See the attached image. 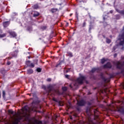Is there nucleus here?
<instances>
[{"label":"nucleus","instance_id":"nucleus-1","mask_svg":"<svg viewBox=\"0 0 124 124\" xmlns=\"http://www.w3.org/2000/svg\"><path fill=\"white\" fill-rule=\"evenodd\" d=\"M119 40L121 41L119 43L120 46H123V49H124V31L122 34L119 35Z\"/></svg>","mask_w":124,"mask_h":124},{"label":"nucleus","instance_id":"nucleus-2","mask_svg":"<svg viewBox=\"0 0 124 124\" xmlns=\"http://www.w3.org/2000/svg\"><path fill=\"white\" fill-rule=\"evenodd\" d=\"M86 78L85 76H80L78 78H77V81L78 82V84H83V81H85Z\"/></svg>","mask_w":124,"mask_h":124},{"label":"nucleus","instance_id":"nucleus-3","mask_svg":"<svg viewBox=\"0 0 124 124\" xmlns=\"http://www.w3.org/2000/svg\"><path fill=\"white\" fill-rule=\"evenodd\" d=\"M85 104H86V101L83 99L80 101H78L77 105L78 106L83 107V106H84Z\"/></svg>","mask_w":124,"mask_h":124},{"label":"nucleus","instance_id":"nucleus-4","mask_svg":"<svg viewBox=\"0 0 124 124\" xmlns=\"http://www.w3.org/2000/svg\"><path fill=\"white\" fill-rule=\"evenodd\" d=\"M117 111L122 114L124 115V107H117Z\"/></svg>","mask_w":124,"mask_h":124},{"label":"nucleus","instance_id":"nucleus-5","mask_svg":"<svg viewBox=\"0 0 124 124\" xmlns=\"http://www.w3.org/2000/svg\"><path fill=\"white\" fill-rule=\"evenodd\" d=\"M112 66L110 62H108L106 64L103 65V69H111Z\"/></svg>","mask_w":124,"mask_h":124},{"label":"nucleus","instance_id":"nucleus-6","mask_svg":"<svg viewBox=\"0 0 124 124\" xmlns=\"http://www.w3.org/2000/svg\"><path fill=\"white\" fill-rule=\"evenodd\" d=\"M26 65L31 68H33L35 67V64L32 62L31 63V61H27L26 62Z\"/></svg>","mask_w":124,"mask_h":124},{"label":"nucleus","instance_id":"nucleus-7","mask_svg":"<svg viewBox=\"0 0 124 124\" xmlns=\"http://www.w3.org/2000/svg\"><path fill=\"white\" fill-rule=\"evenodd\" d=\"M69 87H70V88H71V89L72 90H73V91L76 90H77V88H78V83H75L73 85V86H72V84H70V85H69Z\"/></svg>","mask_w":124,"mask_h":124},{"label":"nucleus","instance_id":"nucleus-8","mask_svg":"<svg viewBox=\"0 0 124 124\" xmlns=\"http://www.w3.org/2000/svg\"><path fill=\"white\" fill-rule=\"evenodd\" d=\"M46 89L48 90V93H50L54 89V87L52 84H49L48 86H47Z\"/></svg>","mask_w":124,"mask_h":124},{"label":"nucleus","instance_id":"nucleus-9","mask_svg":"<svg viewBox=\"0 0 124 124\" xmlns=\"http://www.w3.org/2000/svg\"><path fill=\"white\" fill-rule=\"evenodd\" d=\"M18 52V50H16L15 51L11 53V55L14 58H16Z\"/></svg>","mask_w":124,"mask_h":124},{"label":"nucleus","instance_id":"nucleus-10","mask_svg":"<svg viewBox=\"0 0 124 124\" xmlns=\"http://www.w3.org/2000/svg\"><path fill=\"white\" fill-rule=\"evenodd\" d=\"M52 100L56 103H58L59 104V106L60 107H62L63 106V104L62 102L61 101H59L57 99H56L55 97H53L52 98Z\"/></svg>","mask_w":124,"mask_h":124},{"label":"nucleus","instance_id":"nucleus-11","mask_svg":"<svg viewBox=\"0 0 124 124\" xmlns=\"http://www.w3.org/2000/svg\"><path fill=\"white\" fill-rule=\"evenodd\" d=\"M116 68L118 69H122V68H123V64L121 62H117V63H116Z\"/></svg>","mask_w":124,"mask_h":124},{"label":"nucleus","instance_id":"nucleus-12","mask_svg":"<svg viewBox=\"0 0 124 124\" xmlns=\"http://www.w3.org/2000/svg\"><path fill=\"white\" fill-rule=\"evenodd\" d=\"M10 24V21H5L3 22V26L4 28H7V27L9 26Z\"/></svg>","mask_w":124,"mask_h":124},{"label":"nucleus","instance_id":"nucleus-13","mask_svg":"<svg viewBox=\"0 0 124 124\" xmlns=\"http://www.w3.org/2000/svg\"><path fill=\"white\" fill-rule=\"evenodd\" d=\"M116 11L118 13H120V14H121V15H123L124 16V10H119L118 9H116Z\"/></svg>","mask_w":124,"mask_h":124},{"label":"nucleus","instance_id":"nucleus-14","mask_svg":"<svg viewBox=\"0 0 124 124\" xmlns=\"http://www.w3.org/2000/svg\"><path fill=\"white\" fill-rule=\"evenodd\" d=\"M100 78H101L104 81V82H106L107 81V78H106L104 76V75L102 73H101L100 75Z\"/></svg>","mask_w":124,"mask_h":124},{"label":"nucleus","instance_id":"nucleus-15","mask_svg":"<svg viewBox=\"0 0 124 124\" xmlns=\"http://www.w3.org/2000/svg\"><path fill=\"white\" fill-rule=\"evenodd\" d=\"M99 70V68H93L92 70L91 71V72L92 73H94L96 71H98Z\"/></svg>","mask_w":124,"mask_h":124},{"label":"nucleus","instance_id":"nucleus-16","mask_svg":"<svg viewBox=\"0 0 124 124\" xmlns=\"http://www.w3.org/2000/svg\"><path fill=\"white\" fill-rule=\"evenodd\" d=\"M9 33L10 35H11L13 37H16V34L15 32L9 31Z\"/></svg>","mask_w":124,"mask_h":124},{"label":"nucleus","instance_id":"nucleus-17","mask_svg":"<svg viewBox=\"0 0 124 124\" xmlns=\"http://www.w3.org/2000/svg\"><path fill=\"white\" fill-rule=\"evenodd\" d=\"M33 70L32 69H29L27 70V74L29 75H31L33 74Z\"/></svg>","mask_w":124,"mask_h":124},{"label":"nucleus","instance_id":"nucleus-18","mask_svg":"<svg viewBox=\"0 0 124 124\" xmlns=\"http://www.w3.org/2000/svg\"><path fill=\"white\" fill-rule=\"evenodd\" d=\"M0 73L3 76H5V74L6 73V71L4 69V68H2L0 70Z\"/></svg>","mask_w":124,"mask_h":124},{"label":"nucleus","instance_id":"nucleus-19","mask_svg":"<svg viewBox=\"0 0 124 124\" xmlns=\"http://www.w3.org/2000/svg\"><path fill=\"white\" fill-rule=\"evenodd\" d=\"M58 10V9L57 8H52L50 11L52 13H55V12H57Z\"/></svg>","mask_w":124,"mask_h":124},{"label":"nucleus","instance_id":"nucleus-20","mask_svg":"<svg viewBox=\"0 0 124 124\" xmlns=\"http://www.w3.org/2000/svg\"><path fill=\"white\" fill-rule=\"evenodd\" d=\"M34 124H43V123L41 121L34 120Z\"/></svg>","mask_w":124,"mask_h":124},{"label":"nucleus","instance_id":"nucleus-21","mask_svg":"<svg viewBox=\"0 0 124 124\" xmlns=\"http://www.w3.org/2000/svg\"><path fill=\"white\" fill-rule=\"evenodd\" d=\"M40 14L39 13H38V12H35L34 14H33V17H38V16H39Z\"/></svg>","mask_w":124,"mask_h":124},{"label":"nucleus","instance_id":"nucleus-22","mask_svg":"<svg viewBox=\"0 0 124 124\" xmlns=\"http://www.w3.org/2000/svg\"><path fill=\"white\" fill-rule=\"evenodd\" d=\"M106 62H107V60L105 59L104 58L101 60V62L102 64H104Z\"/></svg>","mask_w":124,"mask_h":124},{"label":"nucleus","instance_id":"nucleus-23","mask_svg":"<svg viewBox=\"0 0 124 124\" xmlns=\"http://www.w3.org/2000/svg\"><path fill=\"white\" fill-rule=\"evenodd\" d=\"M7 33L0 34V38H4L6 36Z\"/></svg>","mask_w":124,"mask_h":124},{"label":"nucleus","instance_id":"nucleus-24","mask_svg":"<svg viewBox=\"0 0 124 124\" xmlns=\"http://www.w3.org/2000/svg\"><path fill=\"white\" fill-rule=\"evenodd\" d=\"M106 42L107 44H109L111 42V40L110 39H108V38H106Z\"/></svg>","mask_w":124,"mask_h":124},{"label":"nucleus","instance_id":"nucleus-25","mask_svg":"<svg viewBox=\"0 0 124 124\" xmlns=\"http://www.w3.org/2000/svg\"><path fill=\"white\" fill-rule=\"evenodd\" d=\"M5 95H6L5 92L4 90H3L2 91V97L4 100L5 99Z\"/></svg>","mask_w":124,"mask_h":124},{"label":"nucleus","instance_id":"nucleus-26","mask_svg":"<svg viewBox=\"0 0 124 124\" xmlns=\"http://www.w3.org/2000/svg\"><path fill=\"white\" fill-rule=\"evenodd\" d=\"M67 54H68V56H69V57H70V58L73 57V53L72 52H68Z\"/></svg>","mask_w":124,"mask_h":124},{"label":"nucleus","instance_id":"nucleus-27","mask_svg":"<svg viewBox=\"0 0 124 124\" xmlns=\"http://www.w3.org/2000/svg\"><path fill=\"white\" fill-rule=\"evenodd\" d=\"M28 31H32V27L31 26H28L27 29Z\"/></svg>","mask_w":124,"mask_h":124},{"label":"nucleus","instance_id":"nucleus-28","mask_svg":"<svg viewBox=\"0 0 124 124\" xmlns=\"http://www.w3.org/2000/svg\"><path fill=\"white\" fill-rule=\"evenodd\" d=\"M16 120H17V121L19 123L20 121L22 120V116H20L19 117H18L16 119Z\"/></svg>","mask_w":124,"mask_h":124},{"label":"nucleus","instance_id":"nucleus-29","mask_svg":"<svg viewBox=\"0 0 124 124\" xmlns=\"http://www.w3.org/2000/svg\"><path fill=\"white\" fill-rule=\"evenodd\" d=\"M36 71H37V72H38V73H41V71H42V68H39V67L37 68L36 69Z\"/></svg>","mask_w":124,"mask_h":124},{"label":"nucleus","instance_id":"nucleus-30","mask_svg":"<svg viewBox=\"0 0 124 124\" xmlns=\"http://www.w3.org/2000/svg\"><path fill=\"white\" fill-rule=\"evenodd\" d=\"M120 18H121V16L119 15H116V19L117 20H120Z\"/></svg>","mask_w":124,"mask_h":124},{"label":"nucleus","instance_id":"nucleus-31","mask_svg":"<svg viewBox=\"0 0 124 124\" xmlns=\"http://www.w3.org/2000/svg\"><path fill=\"white\" fill-rule=\"evenodd\" d=\"M62 90L64 92H66L67 90V88L66 87H62Z\"/></svg>","mask_w":124,"mask_h":124},{"label":"nucleus","instance_id":"nucleus-32","mask_svg":"<svg viewBox=\"0 0 124 124\" xmlns=\"http://www.w3.org/2000/svg\"><path fill=\"white\" fill-rule=\"evenodd\" d=\"M8 113L9 114H12V115L14 114V111L12 110H11V109L8 110Z\"/></svg>","mask_w":124,"mask_h":124},{"label":"nucleus","instance_id":"nucleus-33","mask_svg":"<svg viewBox=\"0 0 124 124\" xmlns=\"http://www.w3.org/2000/svg\"><path fill=\"white\" fill-rule=\"evenodd\" d=\"M19 123V122L16 120V119L13 122V124H18Z\"/></svg>","mask_w":124,"mask_h":124},{"label":"nucleus","instance_id":"nucleus-34","mask_svg":"<svg viewBox=\"0 0 124 124\" xmlns=\"http://www.w3.org/2000/svg\"><path fill=\"white\" fill-rule=\"evenodd\" d=\"M75 16H76L77 20H78V13L77 12H76L75 13Z\"/></svg>","mask_w":124,"mask_h":124},{"label":"nucleus","instance_id":"nucleus-35","mask_svg":"<svg viewBox=\"0 0 124 124\" xmlns=\"http://www.w3.org/2000/svg\"><path fill=\"white\" fill-rule=\"evenodd\" d=\"M42 89H43L44 90H45V91H46L47 88L46 87V86L45 85H42Z\"/></svg>","mask_w":124,"mask_h":124},{"label":"nucleus","instance_id":"nucleus-36","mask_svg":"<svg viewBox=\"0 0 124 124\" xmlns=\"http://www.w3.org/2000/svg\"><path fill=\"white\" fill-rule=\"evenodd\" d=\"M39 6L38 5V4H35L33 6V8L34 9H37V8H38Z\"/></svg>","mask_w":124,"mask_h":124},{"label":"nucleus","instance_id":"nucleus-37","mask_svg":"<svg viewBox=\"0 0 124 124\" xmlns=\"http://www.w3.org/2000/svg\"><path fill=\"white\" fill-rule=\"evenodd\" d=\"M107 18H108V16H105L104 17H103V20L104 21H105L106 20H107Z\"/></svg>","mask_w":124,"mask_h":124},{"label":"nucleus","instance_id":"nucleus-38","mask_svg":"<svg viewBox=\"0 0 124 124\" xmlns=\"http://www.w3.org/2000/svg\"><path fill=\"white\" fill-rule=\"evenodd\" d=\"M86 22L84 21V22H83V23L82 27H83V28H84V27L86 26Z\"/></svg>","mask_w":124,"mask_h":124},{"label":"nucleus","instance_id":"nucleus-39","mask_svg":"<svg viewBox=\"0 0 124 124\" xmlns=\"http://www.w3.org/2000/svg\"><path fill=\"white\" fill-rule=\"evenodd\" d=\"M116 49H117V46H114L113 48V51H115Z\"/></svg>","mask_w":124,"mask_h":124},{"label":"nucleus","instance_id":"nucleus-40","mask_svg":"<svg viewBox=\"0 0 124 124\" xmlns=\"http://www.w3.org/2000/svg\"><path fill=\"white\" fill-rule=\"evenodd\" d=\"M65 78L68 79H69V76L68 75H65Z\"/></svg>","mask_w":124,"mask_h":124},{"label":"nucleus","instance_id":"nucleus-41","mask_svg":"<svg viewBox=\"0 0 124 124\" xmlns=\"http://www.w3.org/2000/svg\"><path fill=\"white\" fill-rule=\"evenodd\" d=\"M47 82H51V78H48L47 79Z\"/></svg>","mask_w":124,"mask_h":124},{"label":"nucleus","instance_id":"nucleus-42","mask_svg":"<svg viewBox=\"0 0 124 124\" xmlns=\"http://www.w3.org/2000/svg\"><path fill=\"white\" fill-rule=\"evenodd\" d=\"M27 106H25L23 108L24 110H25V111H28V109L27 108H26Z\"/></svg>","mask_w":124,"mask_h":124},{"label":"nucleus","instance_id":"nucleus-43","mask_svg":"<svg viewBox=\"0 0 124 124\" xmlns=\"http://www.w3.org/2000/svg\"><path fill=\"white\" fill-rule=\"evenodd\" d=\"M114 78V76L112 74L110 75V78Z\"/></svg>","mask_w":124,"mask_h":124},{"label":"nucleus","instance_id":"nucleus-44","mask_svg":"<svg viewBox=\"0 0 124 124\" xmlns=\"http://www.w3.org/2000/svg\"><path fill=\"white\" fill-rule=\"evenodd\" d=\"M93 112H94V115H95V113H96L97 112H98V111H97V109H95V110H94Z\"/></svg>","mask_w":124,"mask_h":124},{"label":"nucleus","instance_id":"nucleus-45","mask_svg":"<svg viewBox=\"0 0 124 124\" xmlns=\"http://www.w3.org/2000/svg\"><path fill=\"white\" fill-rule=\"evenodd\" d=\"M117 57V53H115L114 55V58H115Z\"/></svg>","mask_w":124,"mask_h":124},{"label":"nucleus","instance_id":"nucleus-46","mask_svg":"<svg viewBox=\"0 0 124 124\" xmlns=\"http://www.w3.org/2000/svg\"><path fill=\"white\" fill-rule=\"evenodd\" d=\"M87 124H97L93 122V123H88Z\"/></svg>","mask_w":124,"mask_h":124},{"label":"nucleus","instance_id":"nucleus-47","mask_svg":"<svg viewBox=\"0 0 124 124\" xmlns=\"http://www.w3.org/2000/svg\"><path fill=\"white\" fill-rule=\"evenodd\" d=\"M11 64V62L10 61L7 62V65H10Z\"/></svg>","mask_w":124,"mask_h":124},{"label":"nucleus","instance_id":"nucleus-48","mask_svg":"<svg viewBox=\"0 0 124 124\" xmlns=\"http://www.w3.org/2000/svg\"><path fill=\"white\" fill-rule=\"evenodd\" d=\"M61 64H62V62H59V64H57V67L58 66H59V65H61Z\"/></svg>","mask_w":124,"mask_h":124},{"label":"nucleus","instance_id":"nucleus-49","mask_svg":"<svg viewBox=\"0 0 124 124\" xmlns=\"http://www.w3.org/2000/svg\"><path fill=\"white\" fill-rule=\"evenodd\" d=\"M46 26H44L43 27V29H44V30H46Z\"/></svg>","mask_w":124,"mask_h":124},{"label":"nucleus","instance_id":"nucleus-50","mask_svg":"<svg viewBox=\"0 0 124 124\" xmlns=\"http://www.w3.org/2000/svg\"><path fill=\"white\" fill-rule=\"evenodd\" d=\"M95 2H98V1H100L99 0H94Z\"/></svg>","mask_w":124,"mask_h":124},{"label":"nucleus","instance_id":"nucleus-51","mask_svg":"<svg viewBox=\"0 0 124 124\" xmlns=\"http://www.w3.org/2000/svg\"><path fill=\"white\" fill-rule=\"evenodd\" d=\"M13 58V57H8V60H10V59H12Z\"/></svg>","mask_w":124,"mask_h":124},{"label":"nucleus","instance_id":"nucleus-52","mask_svg":"<svg viewBox=\"0 0 124 124\" xmlns=\"http://www.w3.org/2000/svg\"><path fill=\"white\" fill-rule=\"evenodd\" d=\"M122 31H124V26H123V29H122Z\"/></svg>","mask_w":124,"mask_h":124},{"label":"nucleus","instance_id":"nucleus-53","mask_svg":"<svg viewBox=\"0 0 124 124\" xmlns=\"http://www.w3.org/2000/svg\"><path fill=\"white\" fill-rule=\"evenodd\" d=\"M37 62H38V61L36 60V64H37Z\"/></svg>","mask_w":124,"mask_h":124},{"label":"nucleus","instance_id":"nucleus-54","mask_svg":"<svg viewBox=\"0 0 124 124\" xmlns=\"http://www.w3.org/2000/svg\"><path fill=\"white\" fill-rule=\"evenodd\" d=\"M73 15V14H71L70 15V17H71V16Z\"/></svg>","mask_w":124,"mask_h":124},{"label":"nucleus","instance_id":"nucleus-55","mask_svg":"<svg viewBox=\"0 0 124 124\" xmlns=\"http://www.w3.org/2000/svg\"><path fill=\"white\" fill-rule=\"evenodd\" d=\"M31 58V56H30L28 57L29 59H30Z\"/></svg>","mask_w":124,"mask_h":124},{"label":"nucleus","instance_id":"nucleus-56","mask_svg":"<svg viewBox=\"0 0 124 124\" xmlns=\"http://www.w3.org/2000/svg\"><path fill=\"white\" fill-rule=\"evenodd\" d=\"M5 124H11V123H5Z\"/></svg>","mask_w":124,"mask_h":124},{"label":"nucleus","instance_id":"nucleus-57","mask_svg":"<svg viewBox=\"0 0 124 124\" xmlns=\"http://www.w3.org/2000/svg\"><path fill=\"white\" fill-rule=\"evenodd\" d=\"M88 94L90 95V94H91V93L90 92H89Z\"/></svg>","mask_w":124,"mask_h":124},{"label":"nucleus","instance_id":"nucleus-58","mask_svg":"<svg viewBox=\"0 0 124 124\" xmlns=\"http://www.w3.org/2000/svg\"><path fill=\"white\" fill-rule=\"evenodd\" d=\"M68 73V70L66 71V73Z\"/></svg>","mask_w":124,"mask_h":124},{"label":"nucleus","instance_id":"nucleus-59","mask_svg":"<svg viewBox=\"0 0 124 124\" xmlns=\"http://www.w3.org/2000/svg\"><path fill=\"white\" fill-rule=\"evenodd\" d=\"M0 97H1V94H0Z\"/></svg>","mask_w":124,"mask_h":124},{"label":"nucleus","instance_id":"nucleus-60","mask_svg":"<svg viewBox=\"0 0 124 124\" xmlns=\"http://www.w3.org/2000/svg\"><path fill=\"white\" fill-rule=\"evenodd\" d=\"M123 87L124 88V83L123 84Z\"/></svg>","mask_w":124,"mask_h":124},{"label":"nucleus","instance_id":"nucleus-61","mask_svg":"<svg viewBox=\"0 0 124 124\" xmlns=\"http://www.w3.org/2000/svg\"><path fill=\"white\" fill-rule=\"evenodd\" d=\"M0 31H1V32H2V30H0Z\"/></svg>","mask_w":124,"mask_h":124},{"label":"nucleus","instance_id":"nucleus-62","mask_svg":"<svg viewBox=\"0 0 124 124\" xmlns=\"http://www.w3.org/2000/svg\"><path fill=\"white\" fill-rule=\"evenodd\" d=\"M110 12H111V13H112V11H110Z\"/></svg>","mask_w":124,"mask_h":124},{"label":"nucleus","instance_id":"nucleus-63","mask_svg":"<svg viewBox=\"0 0 124 124\" xmlns=\"http://www.w3.org/2000/svg\"><path fill=\"white\" fill-rule=\"evenodd\" d=\"M91 28H90V31H91Z\"/></svg>","mask_w":124,"mask_h":124},{"label":"nucleus","instance_id":"nucleus-64","mask_svg":"<svg viewBox=\"0 0 124 124\" xmlns=\"http://www.w3.org/2000/svg\"><path fill=\"white\" fill-rule=\"evenodd\" d=\"M123 64H124V62H123Z\"/></svg>","mask_w":124,"mask_h":124}]
</instances>
